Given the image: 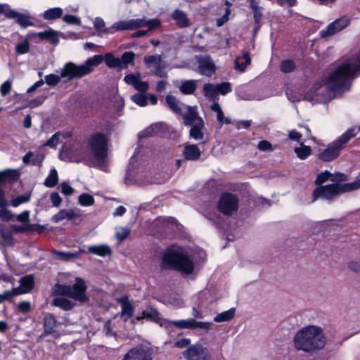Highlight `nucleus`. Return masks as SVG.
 Returning a JSON list of instances; mask_svg holds the SVG:
<instances>
[{
	"label": "nucleus",
	"instance_id": "nucleus-1",
	"mask_svg": "<svg viewBox=\"0 0 360 360\" xmlns=\"http://www.w3.org/2000/svg\"><path fill=\"white\" fill-rule=\"evenodd\" d=\"M325 337L321 328L309 326L299 330L294 338L297 349L307 352L319 350L325 345Z\"/></svg>",
	"mask_w": 360,
	"mask_h": 360
},
{
	"label": "nucleus",
	"instance_id": "nucleus-2",
	"mask_svg": "<svg viewBox=\"0 0 360 360\" xmlns=\"http://www.w3.org/2000/svg\"><path fill=\"white\" fill-rule=\"evenodd\" d=\"M161 268L174 269L186 275H189L194 271V264L185 253L167 249L162 256Z\"/></svg>",
	"mask_w": 360,
	"mask_h": 360
},
{
	"label": "nucleus",
	"instance_id": "nucleus-3",
	"mask_svg": "<svg viewBox=\"0 0 360 360\" xmlns=\"http://www.w3.org/2000/svg\"><path fill=\"white\" fill-rule=\"evenodd\" d=\"M360 188V172L355 181L344 184H330L325 186L316 187L312 192V201L318 198L333 200L336 196L346 193L357 190Z\"/></svg>",
	"mask_w": 360,
	"mask_h": 360
},
{
	"label": "nucleus",
	"instance_id": "nucleus-4",
	"mask_svg": "<svg viewBox=\"0 0 360 360\" xmlns=\"http://www.w3.org/2000/svg\"><path fill=\"white\" fill-rule=\"evenodd\" d=\"M359 70L360 67H355L354 65L350 62L340 64L328 77L329 89L332 91L343 89L347 82L352 78Z\"/></svg>",
	"mask_w": 360,
	"mask_h": 360
},
{
	"label": "nucleus",
	"instance_id": "nucleus-5",
	"mask_svg": "<svg viewBox=\"0 0 360 360\" xmlns=\"http://www.w3.org/2000/svg\"><path fill=\"white\" fill-rule=\"evenodd\" d=\"M87 286L81 278H76L72 286L66 284L56 283L52 288V295L66 296L82 303L87 302L89 297L86 295Z\"/></svg>",
	"mask_w": 360,
	"mask_h": 360
},
{
	"label": "nucleus",
	"instance_id": "nucleus-6",
	"mask_svg": "<svg viewBox=\"0 0 360 360\" xmlns=\"http://www.w3.org/2000/svg\"><path fill=\"white\" fill-rule=\"evenodd\" d=\"M88 145L95 159L103 162L108 155V138L101 131L91 134L88 139Z\"/></svg>",
	"mask_w": 360,
	"mask_h": 360
},
{
	"label": "nucleus",
	"instance_id": "nucleus-7",
	"mask_svg": "<svg viewBox=\"0 0 360 360\" xmlns=\"http://www.w3.org/2000/svg\"><path fill=\"white\" fill-rule=\"evenodd\" d=\"M184 123L186 126H191L189 135L195 140H202L204 137L202 129L204 121L199 116L195 107L188 106V112L183 115Z\"/></svg>",
	"mask_w": 360,
	"mask_h": 360
},
{
	"label": "nucleus",
	"instance_id": "nucleus-8",
	"mask_svg": "<svg viewBox=\"0 0 360 360\" xmlns=\"http://www.w3.org/2000/svg\"><path fill=\"white\" fill-rule=\"evenodd\" d=\"M239 198L237 195L224 192L221 194L218 203L217 210L226 216H231L238 209Z\"/></svg>",
	"mask_w": 360,
	"mask_h": 360
},
{
	"label": "nucleus",
	"instance_id": "nucleus-9",
	"mask_svg": "<svg viewBox=\"0 0 360 360\" xmlns=\"http://www.w3.org/2000/svg\"><path fill=\"white\" fill-rule=\"evenodd\" d=\"M92 72V69H89L84 65H77L72 62L67 63L61 71V77L68 78L71 80L75 78H81L89 75Z\"/></svg>",
	"mask_w": 360,
	"mask_h": 360
},
{
	"label": "nucleus",
	"instance_id": "nucleus-10",
	"mask_svg": "<svg viewBox=\"0 0 360 360\" xmlns=\"http://www.w3.org/2000/svg\"><path fill=\"white\" fill-rule=\"evenodd\" d=\"M198 64V71L203 76L212 77L216 72V65L208 54L195 56Z\"/></svg>",
	"mask_w": 360,
	"mask_h": 360
},
{
	"label": "nucleus",
	"instance_id": "nucleus-11",
	"mask_svg": "<svg viewBox=\"0 0 360 360\" xmlns=\"http://www.w3.org/2000/svg\"><path fill=\"white\" fill-rule=\"evenodd\" d=\"M342 148L343 146L336 139L329 143L326 148L319 150L318 158L323 162H332L340 156Z\"/></svg>",
	"mask_w": 360,
	"mask_h": 360
},
{
	"label": "nucleus",
	"instance_id": "nucleus-12",
	"mask_svg": "<svg viewBox=\"0 0 360 360\" xmlns=\"http://www.w3.org/2000/svg\"><path fill=\"white\" fill-rule=\"evenodd\" d=\"M184 356L187 360H210V354L207 347L195 344L189 346L184 352Z\"/></svg>",
	"mask_w": 360,
	"mask_h": 360
},
{
	"label": "nucleus",
	"instance_id": "nucleus-13",
	"mask_svg": "<svg viewBox=\"0 0 360 360\" xmlns=\"http://www.w3.org/2000/svg\"><path fill=\"white\" fill-rule=\"evenodd\" d=\"M135 319L139 321L146 319V321L157 323L165 328H166L167 321V319L161 317V314L158 309L150 305L148 306L140 315L136 316Z\"/></svg>",
	"mask_w": 360,
	"mask_h": 360
},
{
	"label": "nucleus",
	"instance_id": "nucleus-14",
	"mask_svg": "<svg viewBox=\"0 0 360 360\" xmlns=\"http://www.w3.org/2000/svg\"><path fill=\"white\" fill-rule=\"evenodd\" d=\"M152 354L150 348L139 345L129 349L124 355L123 360H153Z\"/></svg>",
	"mask_w": 360,
	"mask_h": 360
},
{
	"label": "nucleus",
	"instance_id": "nucleus-15",
	"mask_svg": "<svg viewBox=\"0 0 360 360\" xmlns=\"http://www.w3.org/2000/svg\"><path fill=\"white\" fill-rule=\"evenodd\" d=\"M350 22V20L347 17H341L335 21L330 23L326 28L320 31V36L323 38L330 37L345 27H347Z\"/></svg>",
	"mask_w": 360,
	"mask_h": 360
},
{
	"label": "nucleus",
	"instance_id": "nucleus-16",
	"mask_svg": "<svg viewBox=\"0 0 360 360\" xmlns=\"http://www.w3.org/2000/svg\"><path fill=\"white\" fill-rule=\"evenodd\" d=\"M143 62L148 68H150L153 65L155 66L153 75L160 77L166 78L167 72L164 70V66L162 65V58L160 55L146 56L143 58Z\"/></svg>",
	"mask_w": 360,
	"mask_h": 360
},
{
	"label": "nucleus",
	"instance_id": "nucleus-17",
	"mask_svg": "<svg viewBox=\"0 0 360 360\" xmlns=\"http://www.w3.org/2000/svg\"><path fill=\"white\" fill-rule=\"evenodd\" d=\"M28 37H38L40 40H47L51 44L57 45L59 43L58 32L51 28L39 32H28Z\"/></svg>",
	"mask_w": 360,
	"mask_h": 360
},
{
	"label": "nucleus",
	"instance_id": "nucleus-18",
	"mask_svg": "<svg viewBox=\"0 0 360 360\" xmlns=\"http://www.w3.org/2000/svg\"><path fill=\"white\" fill-rule=\"evenodd\" d=\"M44 332L41 337H45L49 335H53L56 330V328L57 327L58 322L56 319V317L51 313H47L44 315Z\"/></svg>",
	"mask_w": 360,
	"mask_h": 360
},
{
	"label": "nucleus",
	"instance_id": "nucleus-19",
	"mask_svg": "<svg viewBox=\"0 0 360 360\" xmlns=\"http://www.w3.org/2000/svg\"><path fill=\"white\" fill-rule=\"evenodd\" d=\"M141 25V21H139V18L130 19L127 20H120L115 22L111 29L115 31H123V30H134L139 28Z\"/></svg>",
	"mask_w": 360,
	"mask_h": 360
},
{
	"label": "nucleus",
	"instance_id": "nucleus-20",
	"mask_svg": "<svg viewBox=\"0 0 360 360\" xmlns=\"http://www.w3.org/2000/svg\"><path fill=\"white\" fill-rule=\"evenodd\" d=\"M201 151L200 148L195 144L186 143L184 146L182 155L184 160L186 161H198L201 156Z\"/></svg>",
	"mask_w": 360,
	"mask_h": 360
},
{
	"label": "nucleus",
	"instance_id": "nucleus-21",
	"mask_svg": "<svg viewBox=\"0 0 360 360\" xmlns=\"http://www.w3.org/2000/svg\"><path fill=\"white\" fill-rule=\"evenodd\" d=\"M119 302L122 306V319L123 321H127L133 316L134 308L133 305L129 302L127 297L120 298L119 300Z\"/></svg>",
	"mask_w": 360,
	"mask_h": 360
},
{
	"label": "nucleus",
	"instance_id": "nucleus-22",
	"mask_svg": "<svg viewBox=\"0 0 360 360\" xmlns=\"http://www.w3.org/2000/svg\"><path fill=\"white\" fill-rule=\"evenodd\" d=\"M8 201L6 198L5 191L0 187V217L9 221L13 216L10 211L7 210Z\"/></svg>",
	"mask_w": 360,
	"mask_h": 360
},
{
	"label": "nucleus",
	"instance_id": "nucleus-23",
	"mask_svg": "<svg viewBox=\"0 0 360 360\" xmlns=\"http://www.w3.org/2000/svg\"><path fill=\"white\" fill-rule=\"evenodd\" d=\"M172 18L180 28H185L189 26V21L187 15L183 11L179 9L174 10L172 14Z\"/></svg>",
	"mask_w": 360,
	"mask_h": 360
},
{
	"label": "nucleus",
	"instance_id": "nucleus-24",
	"mask_svg": "<svg viewBox=\"0 0 360 360\" xmlns=\"http://www.w3.org/2000/svg\"><path fill=\"white\" fill-rule=\"evenodd\" d=\"M20 177L19 172L15 169H8L0 172V185L9 181L15 182Z\"/></svg>",
	"mask_w": 360,
	"mask_h": 360
},
{
	"label": "nucleus",
	"instance_id": "nucleus-25",
	"mask_svg": "<svg viewBox=\"0 0 360 360\" xmlns=\"http://www.w3.org/2000/svg\"><path fill=\"white\" fill-rule=\"evenodd\" d=\"M63 10L60 7L51 8L46 10L41 17L46 20H55L63 17Z\"/></svg>",
	"mask_w": 360,
	"mask_h": 360
},
{
	"label": "nucleus",
	"instance_id": "nucleus-26",
	"mask_svg": "<svg viewBox=\"0 0 360 360\" xmlns=\"http://www.w3.org/2000/svg\"><path fill=\"white\" fill-rule=\"evenodd\" d=\"M51 305L64 311H70L75 307V304L64 297H55L51 302Z\"/></svg>",
	"mask_w": 360,
	"mask_h": 360
},
{
	"label": "nucleus",
	"instance_id": "nucleus-27",
	"mask_svg": "<svg viewBox=\"0 0 360 360\" xmlns=\"http://www.w3.org/2000/svg\"><path fill=\"white\" fill-rule=\"evenodd\" d=\"M89 253L101 257L108 256L112 254L110 248L107 245H91L88 248Z\"/></svg>",
	"mask_w": 360,
	"mask_h": 360
},
{
	"label": "nucleus",
	"instance_id": "nucleus-28",
	"mask_svg": "<svg viewBox=\"0 0 360 360\" xmlns=\"http://www.w3.org/2000/svg\"><path fill=\"white\" fill-rule=\"evenodd\" d=\"M195 319H190L188 320L180 321H169L167 320L166 328H169L172 326H176L179 328H190L193 329Z\"/></svg>",
	"mask_w": 360,
	"mask_h": 360
},
{
	"label": "nucleus",
	"instance_id": "nucleus-29",
	"mask_svg": "<svg viewBox=\"0 0 360 360\" xmlns=\"http://www.w3.org/2000/svg\"><path fill=\"white\" fill-rule=\"evenodd\" d=\"M20 286L23 290L25 293H28L34 287V278L32 274L26 275L20 278Z\"/></svg>",
	"mask_w": 360,
	"mask_h": 360
},
{
	"label": "nucleus",
	"instance_id": "nucleus-30",
	"mask_svg": "<svg viewBox=\"0 0 360 360\" xmlns=\"http://www.w3.org/2000/svg\"><path fill=\"white\" fill-rule=\"evenodd\" d=\"M251 63V58L248 51L243 52L240 57H238L235 61L236 68L241 72H244L248 65Z\"/></svg>",
	"mask_w": 360,
	"mask_h": 360
},
{
	"label": "nucleus",
	"instance_id": "nucleus-31",
	"mask_svg": "<svg viewBox=\"0 0 360 360\" xmlns=\"http://www.w3.org/2000/svg\"><path fill=\"white\" fill-rule=\"evenodd\" d=\"M203 94L210 101H216L218 100L217 86L213 84H205L203 86Z\"/></svg>",
	"mask_w": 360,
	"mask_h": 360
},
{
	"label": "nucleus",
	"instance_id": "nucleus-32",
	"mask_svg": "<svg viewBox=\"0 0 360 360\" xmlns=\"http://www.w3.org/2000/svg\"><path fill=\"white\" fill-rule=\"evenodd\" d=\"M236 314V309L234 307L229 309L227 311H224L221 313L218 314L213 319L214 322L221 323L226 322L232 320Z\"/></svg>",
	"mask_w": 360,
	"mask_h": 360
},
{
	"label": "nucleus",
	"instance_id": "nucleus-33",
	"mask_svg": "<svg viewBox=\"0 0 360 360\" xmlns=\"http://www.w3.org/2000/svg\"><path fill=\"white\" fill-rule=\"evenodd\" d=\"M135 53L133 51H125L122 53L120 61V70L127 68L129 65H134Z\"/></svg>",
	"mask_w": 360,
	"mask_h": 360
},
{
	"label": "nucleus",
	"instance_id": "nucleus-34",
	"mask_svg": "<svg viewBox=\"0 0 360 360\" xmlns=\"http://www.w3.org/2000/svg\"><path fill=\"white\" fill-rule=\"evenodd\" d=\"M162 123L158 122L152 124L149 127H148L141 133L140 137L145 138L148 136L158 135L159 131L162 129Z\"/></svg>",
	"mask_w": 360,
	"mask_h": 360
},
{
	"label": "nucleus",
	"instance_id": "nucleus-35",
	"mask_svg": "<svg viewBox=\"0 0 360 360\" xmlns=\"http://www.w3.org/2000/svg\"><path fill=\"white\" fill-rule=\"evenodd\" d=\"M359 131L360 128H349L337 139L344 146V145H345L352 138H354Z\"/></svg>",
	"mask_w": 360,
	"mask_h": 360
},
{
	"label": "nucleus",
	"instance_id": "nucleus-36",
	"mask_svg": "<svg viewBox=\"0 0 360 360\" xmlns=\"http://www.w3.org/2000/svg\"><path fill=\"white\" fill-rule=\"evenodd\" d=\"M139 21H141V25L139 28L143 27H148V30L152 31L159 28L161 26V21L158 18H153L150 20H146L143 18H139Z\"/></svg>",
	"mask_w": 360,
	"mask_h": 360
},
{
	"label": "nucleus",
	"instance_id": "nucleus-37",
	"mask_svg": "<svg viewBox=\"0 0 360 360\" xmlns=\"http://www.w3.org/2000/svg\"><path fill=\"white\" fill-rule=\"evenodd\" d=\"M279 68L282 72L288 74L294 72L297 68V65L292 59H285L281 62Z\"/></svg>",
	"mask_w": 360,
	"mask_h": 360
},
{
	"label": "nucleus",
	"instance_id": "nucleus-38",
	"mask_svg": "<svg viewBox=\"0 0 360 360\" xmlns=\"http://www.w3.org/2000/svg\"><path fill=\"white\" fill-rule=\"evenodd\" d=\"M165 100L167 105L171 110L183 117L184 115L182 114V110L179 105V101L174 96L172 95H167Z\"/></svg>",
	"mask_w": 360,
	"mask_h": 360
},
{
	"label": "nucleus",
	"instance_id": "nucleus-39",
	"mask_svg": "<svg viewBox=\"0 0 360 360\" xmlns=\"http://www.w3.org/2000/svg\"><path fill=\"white\" fill-rule=\"evenodd\" d=\"M294 151L300 160H305L311 154V147L304 145L303 143H300V147H295Z\"/></svg>",
	"mask_w": 360,
	"mask_h": 360
},
{
	"label": "nucleus",
	"instance_id": "nucleus-40",
	"mask_svg": "<svg viewBox=\"0 0 360 360\" xmlns=\"http://www.w3.org/2000/svg\"><path fill=\"white\" fill-rule=\"evenodd\" d=\"M58 183V172L55 168L51 169L49 174L46 178L44 184L48 188H53Z\"/></svg>",
	"mask_w": 360,
	"mask_h": 360
},
{
	"label": "nucleus",
	"instance_id": "nucleus-41",
	"mask_svg": "<svg viewBox=\"0 0 360 360\" xmlns=\"http://www.w3.org/2000/svg\"><path fill=\"white\" fill-rule=\"evenodd\" d=\"M250 8L253 11L254 22L257 26L255 27V32L260 28V21L262 17V8L259 6L258 4L250 5Z\"/></svg>",
	"mask_w": 360,
	"mask_h": 360
},
{
	"label": "nucleus",
	"instance_id": "nucleus-42",
	"mask_svg": "<svg viewBox=\"0 0 360 360\" xmlns=\"http://www.w3.org/2000/svg\"><path fill=\"white\" fill-rule=\"evenodd\" d=\"M52 255L61 261L69 262L72 259L77 258V253L65 252L59 250H53Z\"/></svg>",
	"mask_w": 360,
	"mask_h": 360
},
{
	"label": "nucleus",
	"instance_id": "nucleus-43",
	"mask_svg": "<svg viewBox=\"0 0 360 360\" xmlns=\"http://www.w3.org/2000/svg\"><path fill=\"white\" fill-rule=\"evenodd\" d=\"M196 89V84L193 80H187L182 83L180 91L183 94L189 95L194 93Z\"/></svg>",
	"mask_w": 360,
	"mask_h": 360
},
{
	"label": "nucleus",
	"instance_id": "nucleus-44",
	"mask_svg": "<svg viewBox=\"0 0 360 360\" xmlns=\"http://www.w3.org/2000/svg\"><path fill=\"white\" fill-rule=\"evenodd\" d=\"M94 28L98 33H103V34H110L112 33V32L110 31V28L105 27V22L104 20L100 18L97 17L95 18L94 22Z\"/></svg>",
	"mask_w": 360,
	"mask_h": 360
},
{
	"label": "nucleus",
	"instance_id": "nucleus-45",
	"mask_svg": "<svg viewBox=\"0 0 360 360\" xmlns=\"http://www.w3.org/2000/svg\"><path fill=\"white\" fill-rule=\"evenodd\" d=\"M32 39L33 38L28 37L27 34L23 42L18 43L15 45L16 53L19 55H22L28 53L30 51L29 40Z\"/></svg>",
	"mask_w": 360,
	"mask_h": 360
},
{
	"label": "nucleus",
	"instance_id": "nucleus-46",
	"mask_svg": "<svg viewBox=\"0 0 360 360\" xmlns=\"http://www.w3.org/2000/svg\"><path fill=\"white\" fill-rule=\"evenodd\" d=\"M0 236L6 245H14V238L11 231L2 228L0 229Z\"/></svg>",
	"mask_w": 360,
	"mask_h": 360
},
{
	"label": "nucleus",
	"instance_id": "nucleus-47",
	"mask_svg": "<svg viewBox=\"0 0 360 360\" xmlns=\"http://www.w3.org/2000/svg\"><path fill=\"white\" fill-rule=\"evenodd\" d=\"M30 16L24 13H19L16 19V22L22 27L26 28L29 26H33L34 22L30 20Z\"/></svg>",
	"mask_w": 360,
	"mask_h": 360
},
{
	"label": "nucleus",
	"instance_id": "nucleus-48",
	"mask_svg": "<svg viewBox=\"0 0 360 360\" xmlns=\"http://www.w3.org/2000/svg\"><path fill=\"white\" fill-rule=\"evenodd\" d=\"M105 63L109 68H118L120 69V58L115 57L112 53L105 54Z\"/></svg>",
	"mask_w": 360,
	"mask_h": 360
},
{
	"label": "nucleus",
	"instance_id": "nucleus-49",
	"mask_svg": "<svg viewBox=\"0 0 360 360\" xmlns=\"http://www.w3.org/2000/svg\"><path fill=\"white\" fill-rule=\"evenodd\" d=\"M78 202L80 205L86 207L94 205L95 200L91 195L83 193L79 196Z\"/></svg>",
	"mask_w": 360,
	"mask_h": 360
},
{
	"label": "nucleus",
	"instance_id": "nucleus-50",
	"mask_svg": "<svg viewBox=\"0 0 360 360\" xmlns=\"http://www.w3.org/2000/svg\"><path fill=\"white\" fill-rule=\"evenodd\" d=\"M16 312L27 314L32 311L31 302L27 300L19 302L16 307Z\"/></svg>",
	"mask_w": 360,
	"mask_h": 360
},
{
	"label": "nucleus",
	"instance_id": "nucleus-51",
	"mask_svg": "<svg viewBox=\"0 0 360 360\" xmlns=\"http://www.w3.org/2000/svg\"><path fill=\"white\" fill-rule=\"evenodd\" d=\"M146 93L135 94L131 96V99L133 102L141 107H144L147 105V96Z\"/></svg>",
	"mask_w": 360,
	"mask_h": 360
},
{
	"label": "nucleus",
	"instance_id": "nucleus-52",
	"mask_svg": "<svg viewBox=\"0 0 360 360\" xmlns=\"http://www.w3.org/2000/svg\"><path fill=\"white\" fill-rule=\"evenodd\" d=\"M103 58L101 55H94L93 57L89 58L84 65L89 69H92V67L98 66L103 62Z\"/></svg>",
	"mask_w": 360,
	"mask_h": 360
},
{
	"label": "nucleus",
	"instance_id": "nucleus-53",
	"mask_svg": "<svg viewBox=\"0 0 360 360\" xmlns=\"http://www.w3.org/2000/svg\"><path fill=\"white\" fill-rule=\"evenodd\" d=\"M217 89L218 92V95H226L227 94L230 93L232 91L231 84L230 82H221L220 84H218L216 85Z\"/></svg>",
	"mask_w": 360,
	"mask_h": 360
},
{
	"label": "nucleus",
	"instance_id": "nucleus-54",
	"mask_svg": "<svg viewBox=\"0 0 360 360\" xmlns=\"http://www.w3.org/2000/svg\"><path fill=\"white\" fill-rule=\"evenodd\" d=\"M331 176L332 174L328 170L321 172L317 174L315 184L318 185V186H321L322 184L325 183L328 179L330 180Z\"/></svg>",
	"mask_w": 360,
	"mask_h": 360
},
{
	"label": "nucleus",
	"instance_id": "nucleus-55",
	"mask_svg": "<svg viewBox=\"0 0 360 360\" xmlns=\"http://www.w3.org/2000/svg\"><path fill=\"white\" fill-rule=\"evenodd\" d=\"M60 133L56 132L44 144V146H49L51 148H56L59 143Z\"/></svg>",
	"mask_w": 360,
	"mask_h": 360
},
{
	"label": "nucleus",
	"instance_id": "nucleus-56",
	"mask_svg": "<svg viewBox=\"0 0 360 360\" xmlns=\"http://www.w3.org/2000/svg\"><path fill=\"white\" fill-rule=\"evenodd\" d=\"M141 74L137 72L134 74H127L124 77V81L129 85L135 86L138 80L140 79Z\"/></svg>",
	"mask_w": 360,
	"mask_h": 360
},
{
	"label": "nucleus",
	"instance_id": "nucleus-57",
	"mask_svg": "<svg viewBox=\"0 0 360 360\" xmlns=\"http://www.w3.org/2000/svg\"><path fill=\"white\" fill-rule=\"evenodd\" d=\"M63 20L70 25H81V19L80 18L72 15V14H67L62 17Z\"/></svg>",
	"mask_w": 360,
	"mask_h": 360
},
{
	"label": "nucleus",
	"instance_id": "nucleus-58",
	"mask_svg": "<svg viewBox=\"0 0 360 360\" xmlns=\"http://www.w3.org/2000/svg\"><path fill=\"white\" fill-rule=\"evenodd\" d=\"M61 77V75L49 74L45 76V82L49 86H56L60 82Z\"/></svg>",
	"mask_w": 360,
	"mask_h": 360
},
{
	"label": "nucleus",
	"instance_id": "nucleus-59",
	"mask_svg": "<svg viewBox=\"0 0 360 360\" xmlns=\"http://www.w3.org/2000/svg\"><path fill=\"white\" fill-rule=\"evenodd\" d=\"M30 195H18L17 197H15V198H13L11 200V205L15 207H18L22 203H25V202H28L30 200Z\"/></svg>",
	"mask_w": 360,
	"mask_h": 360
},
{
	"label": "nucleus",
	"instance_id": "nucleus-60",
	"mask_svg": "<svg viewBox=\"0 0 360 360\" xmlns=\"http://www.w3.org/2000/svg\"><path fill=\"white\" fill-rule=\"evenodd\" d=\"M257 148L260 151H271L274 150L272 144L267 140H262L258 143Z\"/></svg>",
	"mask_w": 360,
	"mask_h": 360
},
{
	"label": "nucleus",
	"instance_id": "nucleus-61",
	"mask_svg": "<svg viewBox=\"0 0 360 360\" xmlns=\"http://www.w3.org/2000/svg\"><path fill=\"white\" fill-rule=\"evenodd\" d=\"M347 180V175L344 173L337 172L332 174L330 181L335 182L334 184H340V182L346 181Z\"/></svg>",
	"mask_w": 360,
	"mask_h": 360
},
{
	"label": "nucleus",
	"instance_id": "nucleus-62",
	"mask_svg": "<svg viewBox=\"0 0 360 360\" xmlns=\"http://www.w3.org/2000/svg\"><path fill=\"white\" fill-rule=\"evenodd\" d=\"M134 87L139 91V93H146L149 88V84L148 82L141 81L139 79Z\"/></svg>",
	"mask_w": 360,
	"mask_h": 360
},
{
	"label": "nucleus",
	"instance_id": "nucleus-63",
	"mask_svg": "<svg viewBox=\"0 0 360 360\" xmlns=\"http://www.w3.org/2000/svg\"><path fill=\"white\" fill-rule=\"evenodd\" d=\"M50 200L53 207H60L62 202V198L58 194V192L55 191L51 193L50 195Z\"/></svg>",
	"mask_w": 360,
	"mask_h": 360
},
{
	"label": "nucleus",
	"instance_id": "nucleus-64",
	"mask_svg": "<svg viewBox=\"0 0 360 360\" xmlns=\"http://www.w3.org/2000/svg\"><path fill=\"white\" fill-rule=\"evenodd\" d=\"M61 193L66 196L71 195L74 192V188L68 182L60 184Z\"/></svg>",
	"mask_w": 360,
	"mask_h": 360
}]
</instances>
